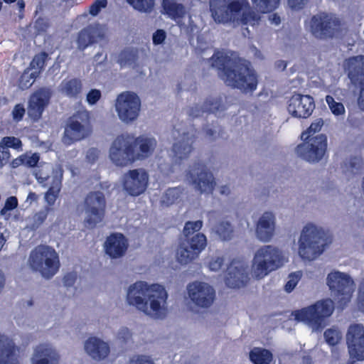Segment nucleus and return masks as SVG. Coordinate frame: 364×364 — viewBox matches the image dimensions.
Returning <instances> with one entry per match:
<instances>
[{
	"label": "nucleus",
	"mask_w": 364,
	"mask_h": 364,
	"mask_svg": "<svg viewBox=\"0 0 364 364\" xmlns=\"http://www.w3.org/2000/svg\"><path fill=\"white\" fill-rule=\"evenodd\" d=\"M129 247L127 237L121 232H113L107 237L104 243V250L111 259L123 257Z\"/></svg>",
	"instance_id": "b1692460"
},
{
	"label": "nucleus",
	"mask_w": 364,
	"mask_h": 364,
	"mask_svg": "<svg viewBox=\"0 0 364 364\" xmlns=\"http://www.w3.org/2000/svg\"><path fill=\"white\" fill-rule=\"evenodd\" d=\"M156 144L154 138L143 136L134 137L129 134H122L112 141L109 156L117 166H127L136 161L149 157L154 151Z\"/></svg>",
	"instance_id": "f03ea898"
},
{
	"label": "nucleus",
	"mask_w": 364,
	"mask_h": 364,
	"mask_svg": "<svg viewBox=\"0 0 364 364\" xmlns=\"http://www.w3.org/2000/svg\"><path fill=\"white\" fill-rule=\"evenodd\" d=\"M275 217L270 212H265L259 218L256 225L257 237L262 241L271 240L274 232Z\"/></svg>",
	"instance_id": "bb28decb"
},
{
	"label": "nucleus",
	"mask_w": 364,
	"mask_h": 364,
	"mask_svg": "<svg viewBox=\"0 0 364 364\" xmlns=\"http://www.w3.org/2000/svg\"><path fill=\"white\" fill-rule=\"evenodd\" d=\"M346 343L350 358L357 360H364V326L352 324L346 334Z\"/></svg>",
	"instance_id": "4be33fe9"
},
{
	"label": "nucleus",
	"mask_w": 364,
	"mask_h": 364,
	"mask_svg": "<svg viewBox=\"0 0 364 364\" xmlns=\"http://www.w3.org/2000/svg\"><path fill=\"white\" fill-rule=\"evenodd\" d=\"M76 279V274L74 272H69L63 277V282L65 287H72L74 285Z\"/></svg>",
	"instance_id": "bf43d9fd"
},
{
	"label": "nucleus",
	"mask_w": 364,
	"mask_h": 364,
	"mask_svg": "<svg viewBox=\"0 0 364 364\" xmlns=\"http://www.w3.org/2000/svg\"><path fill=\"white\" fill-rule=\"evenodd\" d=\"M28 264L33 271L39 272L46 279H50L58 272L60 260L58 253L53 248L40 245L31 250Z\"/></svg>",
	"instance_id": "6e6552de"
},
{
	"label": "nucleus",
	"mask_w": 364,
	"mask_h": 364,
	"mask_svg": "<svg viewBox=\"0 0 364 364\" xmlns=\"http://www.w3.org/2000/svg\"><path fill=\"white\" fill-rule=\"evenodd\" d=\"M36 76L33 73L23 74L19 79V87L22 90L29 88L34 82Z\"/></svg>",
	"instance_id": "09e8293b"
},
{
	"label": "nucleus",
	"mask_w": 364,
	"mask_h": 364,
	"mask_svg": "<svg viewBox=\"0 0 364 364\" xmlns=\"http://www.w3.org/2000/svg\"><path fill=\"white\" fill-rule=\"evenodd\" d=\"M282 252L276 247L266 245L260 247L255 253L252 267L254 274L257 279H262L269 272L276 270L282 264Z\"/></svg>",
	"instance_id": "1a4fd4ad"
},
{
	"label": "nucleus",
	"mask_w": 364,
	"mask_h": 364,
	"mask_svg": "<svg viewBox=\"0 0 364 364\" xmlns=\"http://www.w3.org/2000/svg\"><path fill=\"white\" fill-rule=\"evenodd\" d=\"M323 125L322 119H317L301 133L303 142L295 148V152L299 157L311 163L318 162L322 159L327 149V137L323 134L313 136L321 129Z\"/></svg>",
	"instance_id": "423d86ee"
},
{
	"label": "nucleus",
	"mask_w": 364,
	"mask_h": 364,
	"mask_svg": "<svg viewBox=\"0 0 364 364\" xmlns=\"http://www.w3.org/2000/svg\"><path fill=\"white\" fill-rule=\"evenodd\" d=\"M102 96L100 90L92 89L87 95V101L90 105L96 104Z\"/></svg>",
	"instance_id": "603ef678"
},
{
	"label": "nucleus",
	"mask_w": 364,
	"mask_h": 364,
	"mask_svg": "<svg viewBox=\"0 0 364 364\" xmlns=\"http://www.w3.org/2000/svg\"><path fill=\"white\" fill-rule=\"evenodd\" d=\"M224 259L223 257L213 258L209 262V268L212 271H217L222 267Z\"/></svg>",
	"instance_id": "4d7b16f0"
},
{
	"label": "nucleus",
	"mask_w": 364,
	"mask_h": 364,
	"mask_svg": "<svg viewBox=\"0 0 364 364\" xmlns=\"http://www.w3.org/2000/svg\"><path fill=\"white\" fill-rule=\"evenodd\" d=\"M315 109L314 98L309 95L294 93L288 101L287 110L294 117L306 119Z\"/></svg>",
	"instance_id": "aec40b11"
},
{
	"label": "nucleus",
	"mask_w": 364,
	"mask_h": 364,
	"mask_svg": "<svg viewBox=\"0 0 364 364\" xmlns=\"http://www.w3.org/2000/svg\"><path fill=\"white\" fill-rule=\"evenodd\" d=\"M330 242L329 236L322 228L309 223L304 226L301 233L299 254L304 260H314L323 253Z\"/></svg>",
	"instance_id": "0eeeda50"
},
{
	"label": "nucleus",
	"mask_w": 364,
	"mask_h": 364,
	"mask_svg": "<svg viewBox=\"0 0 364 364\" xmlns=\"http://www.w3.org/2000/svg\"><path fill=\"white\" fill-rule=\"evenodd\" d=\"M326 102L334 115L339 116L345 114L346 110L344 105L341 102H336L333 97L327 95L326 97Z\"/></svg>",
	"instance_id": "a19ab883"
},
{
	"label": "nucleus",
	"mask_w": 364,
	"mask_h": 364,
	"mask_svg": "<svg viewBox=\"0 0 364 364\" xmlns=\"http://www.w3.org/2000/svg\"><path fill=\"white\" fill-rule=\"evenodd\" d=\"M168 295L165 288L160 284L148 285L145 282H137L131 285L127 294L129 305L135 306L139 310L149 314L148 302L150 309L156 318H164L166 309L162 304L166 303Z\"/></svg>",
	"instance_id": "20e7f679"
},
{
	"label": "nucleus",
	"mask_w": 364,
	"mask_h": 364,
	"mask_svg": "<svg viewBox=\"0 0 364 364\" xmlns=\"http://www.w3.org/2000/svg\"><path fill=\"white\" fill-rule=\"evenodd\" d=\"M301 277L299 272L291 273L289 276V279L284 286V289L287 292H291L298 284Z\"/></svg>",
	"instance_id": "8fccbe9b"
},
{
	"label": "nucleus",
	"mask_w": 364,
	"mask_h": 364,
	"mask_svg": "<svg viewBox=\"0 0 364 364\" xmlns=\"http://www.w3.org/2000/svg\"><path fill=\"white\" fill-rule=\"evenodd\" d=\"M166 32L162 29H158L154 34H153V43L154 45H159L161 44L166 39Z\"/></svg>",
	"instance_id": "6e6d98bb"
},
{
	"label": "nucleus",
	"mask_w": 364,
	"mask_h": 364,
	"mask_svg": "<svg viewBox=\"0 0 364 364\" xmlns=\"http://www.w3.org/2000/svg\"><path fill=\"white\" fill-rule=\"evenodd\" d=\"M103 37L100 29L93 25H88L77 34L76 43L77 49L84 51L87 47L97 42Z\"/></svg>",
	"instance_id": "a878e982"
},
{
	"label": "nucleus",
	"mask_w": 364,
	"mask_h": 364,
	"mask_svg": "<svg viewBox=\"0 0 364 364\" xmlns=\"http://www.w3.org/2000/svg\"><path fill=\"white\" fill-rule=\"evenodd\" d=\"M59 91L70 98L77 99L82 92V80L77 77L63 80L59 86Z\"/></svg>",
	"instance_id": "7c9ffc66"
},
{
	"label": "nucleus",
	"mask_w": 364,
	"mask_h": 364,
	"mask_svg": "<svg viewBox=\"0 0 364 364\" xmlns=\"http://www.w3.org/2000/svg\"><path fill=\"white\" fill-rule=\"evenodd\" d=\"M105 209L106 200L104 194L100 191L89 193L85 198V210L87 215L85 225L88 228H95L103 220Z\"/></svg>",
	"instance_id": "2eb2a0df"
},
{
	"label": "nucleus",
	"mask_w": 364,
	"mask_h": 364,
	"mask_svg": "<svg viewBox=\"0 0 364 364\" xmlns=\"http://www.w3.org/2000/svg\"><path fill=\"white\" fill-rule=\"evenodd\" d=\"M161 5L164 13L171 19L182 18L186 14L184 6L176 2L175 0H162Z\"/></svg>",
	"instance_id": "473e14b6"
},
{
	"label": "nucleus",
	"mask_w": 364,
	"mask_h": 364,
	"mask_svg": "<svg viewBox=\"0 0 364 364\" xmlns=\"http://www.w3.org/2000/svg\"><path fill=\"white\" fill-rule=\"evenodd\" d=\"M91 132L90 118L87 112H77L69 118L63 140L65 144H71L87 137Z\"/></svg>",
	"instance_id": "f8f14e48"
},
{
	"label": "nucleus",
	"mask_w": 364,
	"mask_h": 364,
	"mask_svg": "<svg viewBox=\"0 0 364 364\" xmlns=\"http://www.w3.org/2000/svg\"><path fill=\"white\" fill-rule=\"evenodd\" d=\"M16 6L19 11L18 17L20 19H21L24 17L25 6H26L24 1L23 0H18Z\"/></svg>",
	"instance_id": "e2e57ef3"
},
{
	"label": "nucleus",
	"mask_w": 364,
	"mask_h": 364,
	"mask_svg": "<svg viewBox=\"0 0 364 364\" xmlns=\"http://www.w3.org/2000/svg\"><path fill=\"white\" fill-rule=\"evenodd\" d=\"M215 232L222 240H230L233 235L231 224L225 221H221L217 224Z\"/></svg>",
	"instance_id": "58836bf2"
},
{
	"label": "nucleus",
	"mask_w": 364,
	"mask_h": 364,
	"mask_svg": "<svg viewBox=\"0 0 364 364\" xmlns=\"http://www.w3.org/2000/svg\"><path fill=\"white\" fill-rule=\"evenodd\" d=\"M209 10L216 23L255 26L260 21L247 0H209Z\"/></svg>",
	"instance_id": "7ed1b4c3"
},
{
	"label": "nucleus",
	"mask_w": 364,
	"mask_h": 364,
	"mask_svg": "<svg viewBox=\"0 0 364 364\" xmlns=\"http://www.w3.org/2000/svg\"><path fill=\"white\" fill-rule=\"evenodd\" d=\"M187 291L191 300L199 307H209L215 299L214 289L205 282L191 283L187 287Z\"/></svg>",
	"instance_id": "6ab92c4d"
},
{
	"label": "nucleus",
	"mask_w": 364,
	"mask_h": 364,
	"mask_svg": "<svg viewBox=\"0 0 364 364\" xmlns=\"http://www.w3.org/2000/svg\"><path fill=\"white\" fill-rule=\"evenodd\" d=\"M85 351L95 360H103L109 353V345L95 337L88 338L85 343Z\"/></svg>",
	"instance_id": "c85d7f7f"
},
{
	"label": "nucleus",
	"mask_w": 364,
	"mask_h": 364,
	"mask_svg": "<svg viewBox=\"0 0 364 364\" xmlns=\"http://www.w3.org/2000/svg\"><path fill=\"white\" fill-rule=\"evenodd\" d=\"M249 356L253 364H270L273 359L270 350L259 347H254L250 351Z\"/></svg>",
	"instance_id": "72a5a7b5"
},
{
	"label": "nucleus",
	"mask_w": 364,
	"mask_h": 364,
	"mask_svg": "<svg viewBox=\"0 0 364 364\" xmlns=\"http://www.w3.org/2000/svg\"><path fill=\"white\" fill-rule=\"evenodd\" d=\"M99 151L97 149L91 148L87 151L86 158L88 161L94 163L98 158Z\"/></svg>",
	"instance_id": "052dcab7"
},
{
	"label": "nucleus",
	"mask_w": 364,
	"mask_h": 364,
	"mask_svg": "<svg viewBox=\"0 0 364 364\" xmlns=\"http://www.w3.org/2000/svg\"><path fill=\"white\" fill-rule=\"evenodd\" d=\"M203 226L202 220L188 221L185 223L183 235L176 250V258L181 264H187L198 257L205 249L207 239L204 234L198 232Z\"/></svg>",
	"instance_id": "39448f33"
},
{
	"label": "nucleus",
	"mask_w": 364,
	"mask_h": 364,
	"mask_svg": "<svg viewBox=\"0 0 364 364\" xmlns=\"http://www.w3.org/2000/svg\"><path fill=\"white\" fill-rule=\"evenodd\" d=\"M62 172H56L52 176L50 186L45 194V200L48 205V207L53 205L58 197L62 187Z\"/></svg>",
	"instance_id": "2f4dec72"
},
{
	"label": "nucleus",
	"mask_w": 364,
	"mask_h": 364,
	"mask_svg": "<svg viewBox=\"0 0 364 364\" xmlns=\"http://www.w3.org/2000/svg\"><path fill=\"white\" fill-rule=\"evenodd\" d=\"M19 348L14 340L0 333V364H20Z\"/></svg>",
	"instance_id": "393cba45"
},
{
	"label": "nucleus",
	"mask_w": 364,
	"mask_h": 364,
	"mask_svg": "<svg viewBox=\"0 0 364 364\" xmlns=\"http://www.w3.org/2000/svg\"><path fill=\"white\" fill-rule=\"evenodd\" d=\"M288 6L292 9L299 11L303 9L309 2V0H287Z\"/></svg>",
	"instance_id": "864d4df0"
},
{
	"label": "nucleus",
	"mask_w": 364,
	"mask_h": 364,
	"mask_svg": "<svg viewBox=\"0 0 364 364\" xmlns=\"http://www.w3.org/2000/svg\"><path fill=\"white\" fill-rule=\"evenodd\" d=\"M225 105L221 97H208L203 106L196 105L189 109V116L195 118L203 115V113H216L225 109Z\"/></svg>",
	"instance_id": "cd10ccee"
},
{
	"label": "nucleus",
	"mask_w": 364,
	"mask_h": 364,
	"mask_svg": "<svg viewBox=\"0 0 364 364\" xmlns=\"http://www.w3.org/2000/svg\"><path fill=\"white\" fill-rule=\"evenodd\" d=\"M33 364H58L59 355L51 348L44 345L36 347L34 352Z\"/></svg>",
	"instance_id": "c756f323"
},
{
	"label": "nucleus",
	"mask_w": 364,
	"mask_h": 364,
	"mask_svg": "<svg viewBox=\"0 0 364 364\" xmlns=\"http://www.w3.org/2000/svg\"><path fill=\"white\" fill-rule=\"evenodd\" d=\"M222 75L227 85L242 92H253L258 85V75L250 61L231 52L216 51L208 60Z\"/></svg>",
	"instance_id": "f257e3e1"
},
{
	"label": "nucleus",
	"mask_w": 364,
	"mask_h": 364,
	"mask_svg": "<svg viewBox=\"0 0 364 364\" xmlns=\"http://www.w3.org/2000/svg\"><path fill=\"white\" fill-rule=\"evenodd\" d=\"M20 166H23V159L22 158V154L18 156L17 158L13 159L11 162V166L13 168H18Z\"/></svg>",
	"instance_id": "0e129e2a"
},
{
	"label": "nucleus",
	"mask_w": 364,
	"mask_h": 364,
	"mask_svg": "<svg viewBox=\"0 0 364 364\" xmlns=\"http://www.w3.org/2000/svg\"><path fill=\"white\" fill-rule=\"evenodd\" d=\"M137 60L138 49L126 48L120 52L117 62L121 66L131 65L135 67Z\"/></svg>",
	"instance_id": "c9c22d12"
},
{
	"label": "nucleus",
	"mask_w": 364,
	"mask_h": 364,
	"mask_svg": "<svg viewBox=\"0 0 364 364\" xmlns=\"http://www.w3.org/2000/svg\"><path fill=\"white\" fill-rule=\"evenodd\" d=\"M269 20L271 21V23L275 24V25H279L280 23H281V18L280 16L277 14H272L270 16H269Z\"/></svg>",
	"instance_id": "338daca9"
},
{
	"label": "nucleus",
	"mask_w": 364,
	"mask_h": 364,
	"mask_svg": "<svg viewBox=\"0 0 364 364\" xmlns=\"http://www.w3.org/2000/svg\"><path fill=\"white\" fill-rule=\"evenodd\" d=\"M22 158L23 159V166L27 168H34L37 166L39 161H40V154L39 153H31V152H26L22 154Z\"/></svg>",
	"instance_id": "c03bdc74"
},
{
	"label": "nucleus",
	"mask_w": 364,
	"mask_h": 364,
	"mask_svg": "<svg viewBox=\"0 0 364 364\" xmlns=\"http://www.w3.org/2000/svg\"><path fill=\"white\" fill-rule=\"evenodd\" d=\"M182 189L178 187L169 188L164 193L161 203L166 206L173 204L181 197Z\"/></svg>",
	"instance_id": "4c0bfd02"
},
{
	"label": "nucleus",
	"mask_w": 364,
	"mask_h": 364,
	"mask_svg": "<svg viewBox=\"0 0 364 364\" xmlns=\"http://www.w3.org/2000/svg\"><path fill=\"white\" fill-rule=\"evenodd\" d=\"M248 280V273L243 264L235 259L232 260L226 270L225 285L230 288L239 289L245 286Z\"/></svg>",
	"instance_id": "5701e85b"
},
{
	"label": "nucleus",
	"mask_w": 364,
	"mask_h": 364,
	"mask_svg": "<svg viewBox=\"0 0 364 364\" xmlns=\"http://www.w3.org/2000/svg\"><path fill=\"white\" fill-rule=\"evenodd\" d=\"M130 364H154L152 360L145 356H137L135 360H131Z\"/></svg>",
	"instance_id": "680f3d73"
},
{
	"label": "nucleus",
	"mask_w": 364,
	"mask_h": 364,
	"mask_svg": "<svg viewBox=\"0 0 364 364\" xmlns=\"http://www.w3.org/2000/svg\"><path fill=\"white\" fill-rule=\"evenodd\" d=\"M348 77L355 87H359L358 105L364 111V55L350 57L346 60Z\"/></svg>",
	"instance_id": "dca6fc26"
},
{
	"label": "nucleus",
	"mask_w": 364,
	"mask_h": 364,
	"mask_svg": "<svg viewBox=\"0 0 364 364\" xmlns=\"http://www.w3.org/2000/svg\"><path fill=\"white\" fill-rule=\"evenodd\" d=\"M175 161L180 164L183 159H186L193 150L191 144L184 140L176 142L172 147Z\"/></svg>",
	"instance_id": "f704fd0d"
},
{
	"label": "nucleus",
	"mask_w": 364,
	"mask_h": 364,
	"mask_svg": "<svg viewBox=\"0 0 364 364\" xmlns=\"http://www.w3.org/2000/svg\"><path fill=\"white\" fill-rule=\"evenodd\" d=\"M48 55L46 52L42 51L33 57L30 63V67L33 69H38V73L44 69L46 61L47 60Z\"/></svg>",
	"instance_id": "79ce46f5"
},
{
	"label": "nucleus",
	"mask_w": 364,
	"mask_h": 364,
	"mask_svg": "<svg viewBox=\"0 0 364 364\" xmlns=\"http://www.w3.org/2000/svg\"><path fill=\"white\" fill-rule=\"evenodd\" d=\"M327 285L338 305L343 309L350 302L354 291V282L343 272L334 271L326 279Z\"/></svg>",
	"instance_id": "9d476101"
},
{
	"label": "nucleus",
	"mask_w": 364,
	"mask_h": 364,
	"mask_svg": "<svg viewBox=\"0 0 364 364\" xmlns=\"http://www.w3.org/2000/svg\"><path fill=\"white\" fill-rule=\"evenodd\" d=\"M38 200V196L34 192H30L27 196L26 201L30 203L35 202Z\"/></svg>",
	"instance_id": "774afa93"
},
{
	"label": "nucleus",
	"mask_w": 364,
	"mask_h": 364,
	"mask_svg": "<svg viewBox=\"0 0 364 364\" xmlns=\"http://www.w3.org/2000/svg\"><path fill=\"white\" fill-rule=\"evenodd\" d=\"M11 153L3 146H0V169L2 168L9 161Z\"/></svg>",
	"instance_id": "5fc2aeb1"
},
{
	"label": "nucleus",
	"mask_w": 364,
	"mask_h": 364,
	"mask_svg": "<svg viewBox=\"0 0 364 364\" xmlns=\"http://www.w3.org/2000/svg\"><path fill=\"white\" fill-rule=\"evenodd\" d=\"M340 26L338 18L324 12L314 15L309 23L311 34L321 40L333 38L339 31Z\"/></svg>",
	"instance_id": "ddd939ff"
},
{
	"label": "nucleus",
	"mask_w": 364,
	"mask_h": 364,
	"mask_svg": "<svg viewBox=\"0 0 364 364\" xmlns=\"http://www.w3.org/2000/svg\"><path fill=\"white\" fill-rule=\"evenodd\" d=\"M326 342L331 346H336L341 339V333L338 331L328 328L324 332Z\"/></svg>",
	"instance_id": "a18cd8bd"
},
{
	"label": "nucleus",
	"mask_w": 364,
	"mask_h": 364,
	"mask_svg": "<svg viewBox=\"0 0 364 364\" xmlns=\"http://www.w3.org/2000/svg\"><path fill=\"white\" fill-rule=\"evenodd\" d=\"M25 114L26 109L24 105L21 103L16 104L11 111V117L13 121L16 123L22 121Z\"/></svg>",
	"instance_id": "de8ad7c7"
},
{
	"label": "nucleus",
	"mask_w": 364,
	"mask_h": 364,
	"mask_svg": "<svg viewBox=\"0 0 364 364\" xmlns=\"http://www.w3.org/2000/svg\"><path fill=\"white\" fill-rule=\"evenodd\" d=\"M141 101L134 92H124L117 98L115 107L119 119L125 122L136 119L139 115Z\"/></svg>",
	"instance_id": "f3484780"
},
{
	"label": "nucleus",
	"mask_w": 364,
	"mask_h": 364,
	"mask_svg": "<svg viewBox=\"0 0 364 364\" xmlns=\"http://www.w3.org/2000/svg\"><path fill=\"white\" fill-rule=\"evenodd\" d=\"M107 6V0H95L90 6V14L95 16Z\"/></svg>",
	"instance_id": "3c124183"
},
{
	"label": "nucleus",
	"mask_w": 364,
	"mask_h": 364,
	"mask_svg": "<svg viewBox=\"0 0 364 364\" xmlns=\"http://www.w3.org/2000/svg\"><path fill=\"white\" fill-rule=\"evenodd\" d=\"M333 311V302L331 299L317 301L313 305L292 312L294 319L308 324L319 326L324 318L330 316Z\"/></svg>",
	"instance_id": "9b49d317"
},
{
	"label": "nucleus",
	"mask_w": 364,
	"mask_h": 364,
	"mask_svg": "<svg viewBox=\"0 0 364 364\" xmlns=\"http://www.w3.org/2000/svg\"><path fill=\"white\" fill-rule=\"evenodd\" d=\"M135 9L141 12H149L154 6V0H127Z\"/></svg>",
	"instance_id": "ea45409f"
},
{
	"label": "nucleus",
	"mask_w": 364,
	"mask_h": 364,
	"mask_svg": "<svg viewBox=\"0 0 364 364\" xmlns=\"http://www.w3.org/2000/svg\"><path fill=\"white\" fill-rule=\"evenodd\" d=\"M0 146H3L6 149L9 148L20 150L22 149V141L20 139L15 136H4L1 139Z\"/></svg>",
	"instance_id": "37998d69"
},
{
	"label": "nucleus",
	"mask_w": 364,
	"mask_h": 364,
	"mask_svg": "<svg viewBox=\"0 0 364 364\" xmlns=\"http://www.w3.org/2000/svg\"><path fill=\"white\" fill-rule=\"evenodd\" d=\"M17 206H18L17 198L15 196H10L6 200L3 210H12L16 208Z\"/></svg>",
	"instance_id": "13d9d810"
},
{
	"label": "nucleus",
	"mask_w": 364,
	"mask_h": 364,
	"mask_svg": "<svg viewBox=\"0 0 364 364\" xmlns=\"http://www.w3.org/2000/svg\"><path fill=\"white\" fill-rule=\"evenodd\" d=\"M149 174L142 168L128 171L123 175L122 187L131 196H139L144 193L147 188Z\"/></svg>",
	"instance_id": "a211bd4d"
},
{
	"label": "nucleus",
	"mask_w": 364,
	"mask_h": 364,
	"mask_svg": "<svg viewBox=\"0 0 364 364\" xmlns=\"http://www.w3.org/2000/svg\"><path fill=\"white\" fill-rule=\"evenodd\" d=\"M281 0H252L255 9L262 14H267L275 10Z\"/></svg>",
	"instance_id": "e433bc0d"
},
{
	"label": "nucleus",
	"mask_w": 364,
	"mask_h": 364,
	"mask_svg": "<svg viewBox=\"0 0 364 364\" xmlns=\"http://www.w3.org/2000/svg\"><path fill=\"white\" fill-rule=\"evenodd\" d=\"M119 336L121 338L127 340L131 337V333L127 328H123L119 332Z\"/></svg>",
	"instance_id": "69168bd1"
},
{
	"label": "nucleus",
	"mask_w": 364,
	"mask_h": 364,
	"mask_svg": "<svg viewBox=\"0 0 364 364\" xmlns=\"http://www.w3.org/2000/svg\"><path fill=\"white\" fill-rule=\"evenodd\" d=\"M50 210H52V208L46 206L43 210L36 213L33 215V225L36 228L41 225L46 221Z\"/></svg>",
	"instance_id": "49530a36"
},
{
	"label": "nucleus",
	"mask_w": 364,
	"mask_h": 364,
	"mask_svg": "<svg viewBox=\"0 0 364 364\" xmlns=\"http://www.w3.org/2000/svg\"><path fill=\"white\" fill-rule=\"evenodd\" d=\"M53 92L49 87H41L30 97L28 105V115L33 122H38L48 105Z\"/></svg>",
	"instance_id": "412c9836"
},
{
	"label": "nucleus",
	"mask_w": 364,
	"mask_h": 364,
	"mask_svg": "<svg viewBox=\"0 0 364 364\" xmlns=\"http://www.w3.org/2000/svg\"><path fill=\"white\" fill-rule=\"evenodd\" d=\"M186 179L200 193H212L216 183L213 173L200 161L194 163L186 172Z\"/></svg>",
	"instance_id": "4468645a"
}]
</instances>
